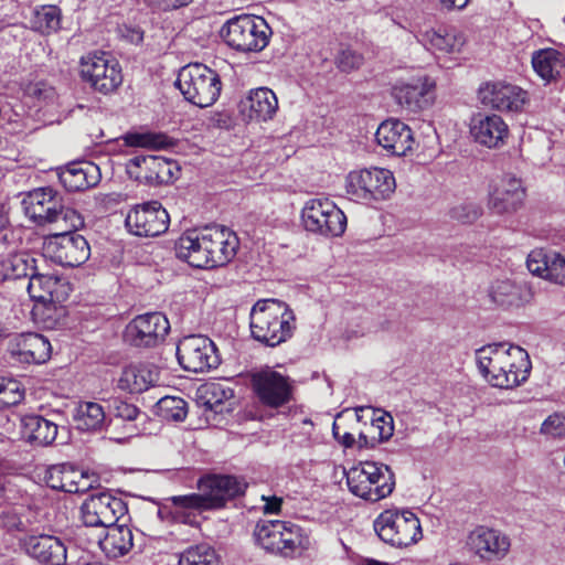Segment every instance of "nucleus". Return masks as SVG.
<instances>
[{
  "label": "nucleus",
  "instance_id": "6e6d98bb",
  "mask_svg": "<svg viewBox=\"0 0 565 565\" xmlns=\"http://www.w3.org/2000/svg\"><path fill=\"white\" fill-rule=\"evenodd\" d=\"M541 433L546 436L565 438V414L550 415L541 426Z\"/></svg>",
  "mask_w": 565,
  "mask_h": 565
},
{
  "label": "nucleus",
  "instance_id": "f704fd0d",
  "mask_svg": "<svg viewBox=\"0 0 565 565\" xmlns=\"http://www.w3.org/2000/svg\"><path fill=\"white\" fill-rule=\"evenodd\" d=\"M371 413V425L367 433L359 431L358 445L360 448H373L380 443L387 441L394 433L393 417L385 412L364 407Z\"/></svg>",
  "mask_w": 565,
  "mask_h": 565
},
{
  "label": "nucleus",
  "instance_id": "4c0bfd02",
  "mask_svg": "<svg viewBox=\"0 0 565 565\" xmlns=\"http://www.w3.org/2000/svg\"><path fill=\"white\" fill-rule=\"evenodd\" d=\"M23 436L38 446L52 445L56 439L58 426L40 415H25L21 419Z\"/></svg>",
  "mask_w": 565,
  "mask_h": 565
},
{
  "label": "nucleus",
  "instance_id": "69168bd1",
  "mask_svg": "<svg viewBox=\"0 0 565 565\" xmlns=\"http://www.w3.org/2000/svg\"><path fill=\"white\" fill-rule=\"evenodd\" d=\"M131 42H141L142 41V32L138 29L131 30V34L129 36Z\"/></svg>",
  "mask_w": 565,
  "mask_h": 565
},
{
  "label": "nucleus",
  "instance_id": "f257e3e1",
  "mask_svg": "<svg viewBox=\"0 0 565 565\" xmlns=\"http://www.w3.org/2000/svg\"><path fill=\"white\" fill-rule=\"evenodd\" d=\"M247 482L231 475H209L198 481L200 493L173 495L167 499L174 521L196 525L198 515L204 511L217 510L246 491Z\"/></svg>",
  "mask_w": 565,
  "mask_h": 565
},
{
  "label": "nucleus",
  "instance_id": "6e6552de",
  "mask_svg": "<svg viewBox=\"0 0 565 565\" xmlns=\"http://www.w3.org/2000/svg\"><path fill=\"white\" fill-rule=\"evenodd\" d=\"M395 188L393 173L383 168L353 170L345 178V192L355 202L386 200L394 193Z\"/></svg>",
  "mask_w": 565,
  "mask_h": 565
},
{
  "label": "nucleus",
  "instance_id": "8fccbe9b",
  "mask_svg": "<svg viewBox=\"0 0 565 565\" xmlns=\"http://www.w3.org/2000/svg\"><path fill=\"white\" fill-rule=\"evenodd\" d=\"M24 398V388L22 384L14 379L0 376V404L3 406H14Z\"/></svg>",
  "mask_w": 565,
  "mask_h": 565
},
{
  "label": "nucleus",
  "instance_id": "f03ea898",
  "mask_svg": "<svg viewBox=\"0 0 565 565\" xmlns=\"http://www.w3.org/2000/svg\"><path fill=\"white\" fill-rule=\"evenodd\" d=\"M296 329L294 311L277 299L258 300L250 311L252 337L270 348L288 341Z\"/></svg>",
  "mask_w": 565,
  "mask_h": 565
},
{
  "label": "nucleus",
  "instance_id": "603ef678",
  "mask_svg": "<svg viewBox=\"0 0 565 565\" xmlns=\"http://www.w3.org/2000/svg\"><path fill=\"white\" fill-rule=\"evenodd\" d=\"M481 207L472 202H462L450 210L451 218L461 223H473L481 215Z\"/></svg>",
  "mask_w": 565,
  "mask_h": 565
},
{
  "label": "nucleus",
  "instance_id": "052dcab7",
  "mask_svg": "<svg viewBox=\"0 0 565 565\" xmlns=\"http://www.w3.org/2000/svg\"><path fill=\"white\" fill-rule=\"evenodd\" d=\"M205 392L215 398L214 403H221L223 399H230L234 396L232 388L224 387L220 383H212L207 385Z\"/></svg>",
  "mask_w": 565,
  "mask_h": 565
},
{
  "label": "nucleus",
  "instance_id": "de8ad7c7",
  "mask_svg": "<svg viewBox=\"0 0 565 565\" xmlns=\"http://www.w3.org/2000/svg\"><path fill=\"white\" fill-rule=\"evenodd\" d=\"M157 414L166 420L182 422L188 414L186 402L177 396H164L156 405Z\"/></svg>",
  "mask_w": 565,
  "mask_h": 565
},
{
  "label": "nucleus",
  "instance_id": "473e14b6",
  "mask_svg": "<svg viewBox=\"0 0 565 565\" xmlns=\"http://www.w3.org/2000/svg\"><path fill=\"white\" fill-rule=\"evenodd\" d=\"M277 109V97L267 87L252 89L241 103V110L249 120L267 121L274 117Z\"/></svg>",
  "mask_w": 565,
  "mask_h": 565
},
{
  "label": "nucleus",
  "instance_id": "49530a36",
  "mask_svg": "<svg viewBox=\"0 0 565 565\" xmlns=\"http://www.w3.org/2000/svg\"><path fill=\"white\" fill-rule=\"evenodd\" d=\"M178 565H221V561L214 548L200 544L182 552Z\"/></svg>",
  "mask_w": 565,
  "mask_h": 565
},
{
  "label": "nucleus",
  "instance_id": "9b49d317",
  "mask_svg": "<svg viewBox=\"0 0 565 565\" xmlns=\"http://www.w3.org/2000/svg\"><path fill=\"white\" fill-rule=\"evenodd\" d=\"M177 358L183 370L193 373L216 369L221 363L215 343L200 334L181 339L177 345Z\"/></svg>",
  "mask_w": 565,
  "mask_h": 565
},
{
  "label": "nucleus",
  "instance_id": "0e129e2a",
  "mask_svg": "<svg viewBox=\"0 0 565 565\" xmlns=\"http://www.w3.org/2000/svg\"><path fill=\"white\" fill-rule=\"evenodd\" d=\"M281 499L277 497H273L271 499L266 500V504L264 505L265 513H278L281 508Z\"/></svg>",
  "mask_w": 565,
  "mask_h": 565
},
{
  "label": "nucleus",
  "instance_id": "f8f14e48",
  "mask_svg": "<svg viewBox=\"0 0 565 565\" xmlns=\"http://www.w3.org/2000/svg\"><path fill=\"white\" fill-rule=\"evenodd\" d=\"M60 232L53 234L45 244L46 254L57 264L76 267L84 264L90 255V247L77 228H66L63 224Z\"/></svg>",
  "mask_w": 565,
  "mask_h": 565
},
{
  "label": "nucleus",
  "instance_id": "4468645a",
  "mask_svg": "<svg viewBox=\"0 0 565 565\" xmlns=\"http://www.w3.org/2000/svg\"><path fill=\"white\" fill-rule=\"evenodd\" d=\"M128 174L147 184H168L178 179L180 167L160 156H135L126 163Z\"/></svg>",
  "mask_w": 565,
  "mask_h": 565
},
{
  "label": "nucleus",
  "instance_id": "09e8293b",
  "mask_svg": "<svg viewBox=\"0 0 565 565\" xmlns=\"http://www.w3.org/2000/svg\"><path fill=\"white\" fill-rule=\"evenodd\" d=\"M126 146L141 147L149 149H163L170 145L168 137L163 134H127L121 137Z\"/></svg>",
  "mask_w": 565,
  "mask_h": 565
},
{
  "label": "nucleus",
  "instance_id": "e2e57ef3",
  "mask_svg": "<svg viewBox=\"0 0 565 565\" xmlns=\"http://www.w3.org/2000/svg\"><path fill=\"white\" fill-rule=\"evenodd\" d=\"M470 0H438L441 8L451 11V10H462L465 9Z\"/></svg>",
  "mask_w": 565,
  "mask_h": 565
},
{
  "label": "nucleus",
  "instance_id": "13d9d810",
  "mask_svg": "<svg viewBox=\"0 0 565 565\" xmlns=\"http://www.w3.org/2000/svg\"><path fill=\"white\" fill-rule=\"evenodd\" d=\"M26 94L32 98L43 102H51L56 96L55 88L43 81L29 84Z\"/></svg>",
  "mask_w": 565,
  "mask_h": 565
},
{
  "label": "nucleus",
  "instance_id": "f3484780",
  "mask_svg": "<svg viewBox=\"0 0 565 565\" xmlns=\"http://www.w3.org/2000/svg\"><path fill=\"white\" fill-rule=\"evenodd\" d=\"M170 330L169 320L161 312L137 316L126 327V340L138 348H152L164 340Z\"/></svg>",
  "mask_w": 565,
  "mask_h": 565
},
{
  "label": "nucleus",
  "instance_id": "6ab92c4d",
  "mask_svg": "<svg viewBox=\"0 0 565 565\" xmlns=\"http://www.w3.org/2000/svg\"><path fill=\"white\" fill-rule=\"evenodd\" d=\"M480 102L500 111H520L527 102L521 87L502 82L487 83L479 89Z\"/></svg>",
  "mask_w": 565,
  "mask_h": 565
},
{
  "label": "nucleus",
  "instance_id": "423d86ee",
  "mask_svg": "<svg viewBox=\"0 0 565 565\" xmlns=\"http://www.w3.org/2000/svg\"><path fill=\"white\" fill-rule=\"evenodd\" d=\"M373 526L384 543L398 548L416 544L423 537L420 521L408 509L384 510L374 520Z\"/></svg>",
  "mask_w": 565,
  "mask_h": 565
},
{
  "label": "nucleus",
  "instance_id": "412c9836",
  "mask_svg": "<svg viewBox=\"0 0 565 565\" xmlns=\"http://www.w3.org/2000/svg\"><path fill=\"white\" fill-rule=\"evenodd\" d=\"M505 364L495 374L493 387L513 388L524 383L531 371V361L527 352L519 345L508 344L505 349Z\"/></svg>",
  "mask_w": 565,
  "mask_h": 565
},
{
  "label": "nucleus",
  "instance_id": "b1692460",
  "mask_svg": "<svg viewBox=\"0 0 565 565\" xmlns=\"http://www.w3.org/2000/svg\"><path fill=\"white\" fill-rule=\"evenodd\" d=\"M375 139L379 146L398 157L406 156L415 143L412 129L398 119L383 121L375 132Z\"/></svg>",
  "mask_w": 565,
  "mask_h": 565
},
{
  "label": "nucleus",
  "instance_id": "cd10ccee",
  "mask_svg": "<svg viewBox=\"0 0 565 565\" xmlns=\"http://www.w3.org/2000/svg\"><path fill=\"white\" fill-rule=\"evenodd\" d=\"M209 249H211L212 267H221L228 264L238 249V237L225 226L204 227Z\"/></svg>",
  "mask_w": 565,
  "mask_h": 565
},
{
  "label": "nucleus",
  "instance_id": "39448f33",
  "mask_svg": "<svg viewBox=\"0 0 565 565\" xmlns=\"http://www.w3.org/2000/svg\"><path fill=\"white\" fill-rule=\"evenodd\" d=\"M175 85L188 102L201 108L213 105L222 89L220 75L201 63L182 67Z\"/></svg>",
  "mask_w": 565,
  "mask_h": 565
},
{
  "label": "nucleus",
  "instance_id": "864d4df0",
  "mask_svg": "<svg viewBox=\"0 0 565 565\" xmlns=\"http://www.w3.org/2000/svg\"><path fill=\"white\" fill-rule=\"evenodd\" d=\"M335 64L342 72H351L363 64V56L350 47H342L335 57Z\"/></svg>",
  "mask_w": 565,
  "mask_h": 565
},
{
  "label": "nucleus",
  "instance_id": "4d7b16f0",
  "mask_svg": "<svg viewBox=\"0 0 565 565\" xmlns=\"http://www.w3.org/2000/svg\"><path fill=\"white\" fill-rule=\"evenodd\" d=\"M300 544V527L285 521V530L281 531V553L292 552Z\"/></svg>",
  "mask_w": 565,
  "mask_h": 565
},
{
  "label": "nucleus",
  "instance_id": "7ed1b4c3",
  "mask_svg": "<svg viewBox=\"0 0 565 565\" xmlns=\"http://www.w3.org/2000/svg\"><path fill=\"white\" fill-rule=\"evenodd\" d=\"M24 214L36 225H55V228H79L84 225L83 216L63 203L62 195L51 186L38 188L22 200Z\"/></svg>",
  "mask_w": 565,
  "mask_h": 565
},
{
  "label": "nucleus",
  "instance_id": "c756f323",
  "mask_svg": "<svg viewBox=\"0 0 565 565\" xmlns=\"http://www.w3.org/2000/svg\"><path fill=\"white\" fill-rule=\"evenodd\" d=\"M26 553L44 565H64L67 559V548L64 543L52 535L30 536L25 541Z\"/></svg>",
  "mask_w": 565,
  "mask_h": 565
},
{
  "label": "nucleus",
  "instance_id": "20e7f679",
  "mask_svg": "<svg viewBox=\"0 0 565 565\" xmlns=\"http://www.w3.org/2000/svg\"><path fill=\"white\" fill-rule=\"evenodd\" d=\"M350 492L365 501L377 502L387 498L395 488V476L384 463L364 461L347 472Z\"/></svg>",
  "mask_w": 565,
  "mask_h": 565
},
{
  "label": "nucleus",
  "instance_id": "dca6fc26",
  "mask_svg": "<svg viewBox=\"0 0 565 565\" xmlns=\"http://www.w3.org/2000/svg\"><path fill=\"white\" fill-rule=\"evenodd\" d=\"M127 514V504L108 492L90 495L82 505V519L87 526L108 527Z\"/></svg>",
  "mask_w": 565,
  "mask_h": 565
},
{
  "label": "nucleus",
  "instance_id": "c85d7f7f",
  "mask_svg": "<svg viewBox=\"0 0 565 565\" xmlns=\"http://www.w3.org/2000/svg\"><path fill=\"white\" fill-rule=\"evenodd\" d=\"M417 40L427 50L440 54L459 53L466 43L465 34L456 28H431L419 31Z\"/></svg>",
  "mask_w": 565,
  "mask_h": 565
},
{
  "label": "nucleus",
  "instance_id": "72a5a7b5",
  "mask_svg": "<svg viewBox=\"0 0 565 565\" xmlns=\"http://www.w3.org/2000/svg\"><path fill=\"white\" fill-rule=\"evenodd\" d=\"M159 381V369L150 363L126 366L118 380L119 388L129 393H142Z\"/></svg>",
  "mask_w": 565,
  "mask_h": 565
},
{
  "label": "nucleus",
  "instance_id": "680f3d73",
  "mask_svg": "<svg viewBox=\"0 0 565 565\" xmlns=\"http://www.w3.org/2000/svg\"><path fill=\"white\" fill-rule=\"evenodd\" d=\"M150 6L157 7L161 10H177L189 6L193 0H147Z\"/></svg>",
  "mask_w": 565,
  "mask_h": 565
},
{
  "label": "nucleus",
  "instance_id": "79ce46f5",
  "mask_svg": "<svg viewBox=\"0 0 565 565\" xmlns=\"http://www.w3.org/2000/svg\"><path fill=\"white\" fill-rule=\"evenodd\" d=\"M85 477L71 466L61 465L52 467L47 472V483L52 489L70 493L84 492L87 484H82Z\"/></svg>",
  "mask_w": 565,
  "mask_h": 565
},
{
  "label": "nucleus",
  "instance_id": "ddd939ff",
  "mask_svg": "<svg viewBox=\"0 0 565 565\" xmlns=\"http://www.w3.org/2000/svg\"><path fill=\"white\" fill-rule=\"evenodd\" d=\"M250 385L258 401L267 407L278 408L292 398L290 379L268 366L250 374Z\"/></svg>",
  "mask_w": 565,
  "mask_h": 565
},
{
  "label": "nucleus",
  "instance_id": "3c124183",
  "mask_svg": "<svg viewBox=\"0 0 565 565\" xmlns=\"http://www.w3.org/2000/svg\"><path fill=\"white\" fill-rule=\"evenodd\" d=\"M60 9L55 6L43 7L36 11L38 28L42 32L56 31L60 28Z\"/></svg>",
  "mask_w": 565,
  "mask_h": 565
},
{
  "label": "nucleus",
  "instance_id": "a18cd8bd",
  "mask_svg": "<svg viewBox=\"0 0 565 565\" xmlns=\"http://www.w3.org/2000/svg\"><path fill=\"white\" fill-rule=\"evenodd\" d=\"M285 530V521H267L257 524L255 530L256 542L266 551L281 553V531Z\"/></svg>",
  "mask_w": 565,
  "mask_h": 565
},
{
  "label": "nucleus",
  "instance_id": "58836bf2",
  "mask_svg": "<svg viewBox=\"0 0 565 565\" xmlns=\"http://www.w3.org/2000/svg\"><path fill=\"white\" fill-rule=\"evenodd\" d=\"M507 343H494L484 345L476 351V362L483 379L493 386L495 374L505 364Z\"/></svg>",
  "mask_w": 565,
  "mask_h": 565
},
{
  "label": "nucleus",
  "instance_id": "9d476101",
  "mask_svg": "<svg viewBox=\"0 0 565 565\" xmlns=\"http://www.w3.org/2000/svg\"><path fill=\"white\" fill-rule=\"evenodd\" d=\"M79 64L83 81L102 94L113 93L122 83L119 62L107 52H90Z\"/></svg>",
  "mask_w": 565,
  "mask_h": 565
},
{
  "label": "nucleus",
  "instance_id": "bf43d9fd",
  "mask_svg": "<svg viewBox=\"0 0 565 565\" xmlns=\"http://www.w3.org/2000/svg\"><path fill=\"white\" fill-rule=\"evenodd\" d=\"M110 407L114 416L124 420H135L139 415V409L135 405L119 398L113 399Z\"/></svg>",
  "mask_w": 565,
  "mask_h": 565
},
{
  "label": "nucleus",
  "instance_id": "5fc2aeb1",
  "mask_svg": "<svg viewBox=\"0 0 565 565\" xmlns=\"http://www.w3.org/2000/svg\"><path fill=\"white\" fill-rule=\"evenodd\" d=\"M22 492L11 479L0 477V507L18 504Z\"/></svg>",
  "mask_w": 565,
  "mask_h": 565
},
{
  "label": "nucleus",
  "instance_id": "e433bc0d",
  "mask_svg": "<svg viewBox=\"0 0 565 565\" xmlns=\"http://www.w3.org/2000/svg\"><path fill=\"white\" fill-rule=\"evenodd\" d=\"M534 72L545 82L551 83L561 77L565 67V54L556 49H541L532 54Z\"/></svg>",
  "mask_w": 565,
  "mask_h": 565
},
{
  "label": "nucleus",
  "instance_id": "ea45409f",
  "mask_svg": "<svg viewBox=\"0 0 565 565\" xmlns=\"http://www.w3.org/2000/svg\"><path fill=\"white\" fill-rule=\"evenodd\" d=\"M489 295L493 302L502 307L520 306L531 297L525 285L515 284L510 279H498L492 282Z\"/></svg>",
  "mask_w": 565,
  "mask_h": 565
},
{
  "label": "nucleus",
  "instance_id": "2eb2a0df",
  "mask_svg": "<svg viewBox=\"0 0 565 565\" xmlns=\"http://www.w3.org/2000/svg\"><path fill=\"white\" fill-rule=\"evenodd\" d=\"M169 223V214L158 201L136 205L125 220L128 232L140 237L159 236L166 233Z\"/></svg>",
  "mask_w": 565,
  "mask_h": 565
},
{
  "label": "nucleus",
  "instance_id": "a211bd4d",
  "mask_svg": "<svg viewBox=\"0 0 565 565\" xmlns=\"http://www.w3.org/2000/svg\"><path fill=\"white\" fill-rule=\"evenodd\" d=\"M7 351L20 363L41 364L46 362L52 352L50 341L40 333H15L9 338Z\"/></svg>",
  "mask_w": 565,
  "mask_h": 565
},
{
  "label": "nucleus",
  "instance_id": "1a4fd4ad",
  "mask_svg": "<svg viewBox=\"0 0 565 565\" xmlns=\"http://www.w3.org/2000/svg\"><path fill=\"white\" fill-rule=\"evenodd\" d=\"M301 221L308 232L339 237L347 228L345 214L328 198L308 200L301 210Z\"/></svg>",
  "mask_w": 565,
  "mask_h": 565
},
{
  "label": "nucleus",
  "instance_id": "a19ab883",
  "mask_svg": "<svg viewBox=\"0 0 565 565\" xmlns=\"http://www.w3.org/2000/svg\"><path fill=\"white\" fill-rule=\"evenodd\" d=\"M132 531L127 525L108 526V531L99 541L100 548L109 558H118L126 555L134 546Z\"/></svg>",
  "mask_w": 565,
  "mask_h": 565
},
{
  "label": "nucleus",
  "instance_id": "338daca9",
  "mask_svg": "<svg viewBox=\"0 0 565 565\" xmlns=\"http://www.w3.org/2000/svg\"><path fill=\"white\" fill-rule=\"evenodd\" d=\"M4 333V328L2 326V323L0 322V337H2Z\"/></svg>",
  "mask_w": 565,
  "mask_h": 565
},
{
  "label": "nucleus",
  "instance_id": "aec40b11",
  "mask_svg": "<svg viewBox=\"0 0 565 565\" xmlns=\"http://www.w3.org/2000/svg\"><path fill=\"white\" fill-rule=\"evenodd\" d=\"M468 548L486 561H499L510 551L511 542L508 535L499 530L478 526L467 539Z\"/></svg>",
  "mask_w": 565,
  "mask_h": 565
},
{
  "label": "nucleus",
  "instance_id": "774afa93",
  "mask_svg": "<svg viewBox=\"0 0 565 565\" xmlns=\"http://www.w3.org/2000/svg\"><path fill=\"white\" fill-rule=\"evenodd\" d=\"M158 514H159L160 518H162V515H161L162 514V510L161 509L158 510Z\"/></svg>",
  "mask_w": 565,
  "mask_h": 565
},
{
  "label": "nucleus",
  "instance_id": "7c9ffc66",
  "mask_svg": "<svg viewBox=\"0 0 565 565\" xmlns=\"http://www.w3.org/2000/svg\"><path fill=\"white\" fill-rule=\"evenodd\" d=\"M30 297L39 302H62L68 294V285L58 276L53 274H36L28 281L26 286Z\"/></svg>",
  "mask_w": 565,
  "mask_h": 565
},
{
  "label": "nucleus",
  "instance_id": "c9c22d12",
  "mask_svg": "<svg viewBox=\"0 0 565 565\" xmlns=\"http://www.w3.org/2000/svg\"><path fill=\"white\" fill-rule=\"evenodd\" d=\"M365 408L358 407L354 411L345 409L338 414L332 425L334 439L344 448H352L355 444V433L363 431L360 424L364 417Z\"/></svg>",
  "mask_w": 565,
  "mask_h": 565
},
{
  "label": "nucleus",
  "instance_id": "0eeeda50",
  "mask_svg": "<svg viewBox=\"0 0 565 565\" xmlns=\"http://www.w3.org/2000/svg\"><path fill=\"white\" fill-rule=\"evenodd\" d=\"M225 43L242 52L264 50L271 35V29L264 18L241 14L230 19L220 31Z\"/></svg>",
  "mask_w": 565,
  "mask_h": 565
},
{
  "label": "nucleus",
  "instance_id": "a878e982",
  "mask_svg": "<svg viewBox=\"0 0 565 565\" xmlns=\"http://www.w3.org/2000/svg\"><path fill=\"white\" fill-rule=\"evenodd\" d=\"M470 134L479 145L499 148L509 136V127L499 115L478 114L471 119Z\"/></svg>",
  "mask_w": 565,
  "mask_h": 565
},
{
  "label": "nucleus",
  "instance_id": "bb28decb",
  "mask_svg": "<svg viewBox=\"0 0 565 565\" xmlns=\"http://www.w3.org/2000/svg\"><path fill=\"white\" fill-rule=\"evenodd\" d=\"M530 273L565 286V256L544 248L533 249L526 259Z\"/></svg>",
  "mask_w": 565,
  "mask_h": 565
},
{
  "label": "nucleus",
  "instance_id": "393cba45",
  "mask_svg": "<svg viewBox=\"0 0 565 565\" xmlns=\"http://www.w3.org/2000/svg\"><path fill=\"white\" fill-rule=\"evenodd\" d=\"M434 86L425 76L414 77L407 82L398 81L392 88V95L402 107L418 111L429 105Z\"/></svg>",
  "mask_w": 565,
  "mask_h": 565
},
{
  "label": "nucleus",
  "instance_id": "c03bdc74",
  "mask_svg": "<svg viewBox=\"0 0 565 565\" xmlns=\"http://www.w3.org/2000/svg\"><path fill=\"white\" fill-rule=\"evenodd\" d=\"M74 420L79 430H99L105 424L106 415L100 404L82 402L75 408Z\"/></svg>",
  "mask_w": 565,
  "mask_h": 565
},
{
  "label": "nucleus",
  "instance_id": "5701e85b",
  "mask_svg": "<svg viewBox=\"0 0 565 565\" xmlns=\"http://www.w3.org/2000/svg\"><path fill=\"white\" fill-rule=\"evenodd\" d=\"M525 190L520 179L504 175L497 182L489 194V209L497 214L513 213L524 201Z\"/></svg>",
  "mask_w": 565,
  "mask_h": 565
},
{
  "label": "nucleus",
  "instance_id": "2f4dec72",
  "mask_svg": "<svg viewBox=\"0 0 565 565\" xmlns=\"http://www.w3.org/2000/svg\"><path fill=\"white\" fill-rule=\"evenodd\" d=\"M63 186L72 192L96 186L102 179L98 166L89 161L74 162L58 173Z\"/></svg>",
  "mask_w": 565,
  "mask_h": 565
},
{
  "label": "nucleus",
  "instance_id": "4be33fe9",
  "mask_svg": "<svg viewBox=\"0 0 565 565\" xmlns=\"http://www.w3.org/2000/svg\"><path fill=\"white\" fill-rule=\"evenodd\" d=\"M175 255L195 268H213L205 230L185 232L175 243Z\"/></svg>",
  "mask_w": 565,
  "mask_h": 565
},
{
  "label": "nucleus",
  "instance_id": "37998d69",
  "mask_svg": "<svg viewBox=\"0 0 565 565\" xmlns=\"http://www.w3.org/2000/svg\"><path fill=\"white\" fill-rule=\"evenodd\" d=\"M36 258L29 253L9 255L1 263L4 279L31 278L38 270Z\"/></svg>",
  "mask_w": 565,
  "mask_h": 565
}]
</instances>
